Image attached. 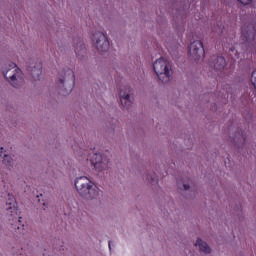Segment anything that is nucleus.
Returning <instances> with one entry per match:
<instances>
[{"label": "nucleus", "instance_id": "f257e3e1", "mask_svg": "<svg viewBox=\"0 0 256 256\" xmlns=\"http://www.w3.org/2000/svg\"><path fill=\"white\" fill-rule=\"evenodd\" d=\"M76 191L83 199L93 200L103 197V191H101L87 176L78 177L75 181Z\"/></svg>", "mask_w": 256, "mask_h": 256}, {"label": "nucleus", "instance_id": "f03ea898", "mask_svg": "<svg viewBox=\"0 0 256 256\" xmlns=\"http://www.w3.org/2000/svg\"><path fill=\"white\" fill-rule=\"evenodd\" d=\"M153 69L161 83H169L171 81L173 69L171 68L170 61L160 58L154 62Z\"/></svg>", "mask_w": 256, "mask_h": 256}, {"label": "nucleus", "instance_id": "7ed1b4c3", "mask_svg": "<svg viewBox=\"0 0 256 256\" xmlns=\"http://www.w3.org/2000/svg\"><path fill=\"white\" fill-rule=\"evenodd\" d=\"M3 75L9 83H11L12 87H15V89H19L21 85L19 82L23 81V74L21 72V69L17 67V64L15 63H10L9 68L5 71H3Z\"/></svg>", "mask_w": 256, "mask_h": 256}, {"label": "nucleus", "instance_id": "20e7f679", "mask_svg": "<svg viewBox=\"0 0 256 256\" xmlns=\"http://www.w3.org/2000/svg\"><path fill=\"white\" fill-rule=\"evenodd\" d=\"M256 29L253 23L244 24L241 29V41L246 47H251V45H256Z\"/></svg>", "mask_w": 256, "mask_h": 256}, {"label": "nucleus", "instance_id": "39448f33", "mask_svg": "<svg viewBox=\"0 0 256 256\" xmlns=\"http://www.w3.org/2000/svg\"><path fill=\"white\" fill-rule=\"evenodd\" d=\"M60 84L64 89L63 95H69L75 87V72L71 69H67L64 72V78L60 79Z\"/></svg>", "mask_w": 256, "mask_h": 256}, {"label": "nucleus", "instance_id": "423d86ee", "mask_svg": "<svg viewBox=\"0 0 256 256\" xmlns=\"http://www.w3.org/2000/svg\"><path fill=\"white\" fill-rule=\"evenodd\" d=\"M92 41L95 43L98 51H101L102 53L109 51V40L103 32H96L93 35Z\"/></svg>", "mask_w": 256, "mask_h": 256}, {"label": "nucleus", "instance_id": "0eeeda50", "mask_svg": "<svg viewBox=\"0 0 256 256\" xmlns=\"http://www.w3.org/2000/svg\"><path fill=\"white\" fill-rule=\"evenodd\" d=\"M91 163L99 172L109 167V159L105 158V156L101 153H95L91 159Z\"/></svg>", "mask_w": 256, "mask_h": 256}, {"label": "nucleus", "instance_id": "6e6552de", "mask_svg": "<svg viewBox=\"0 0 256 256\" xmlns=\"http://www.w3.org/2000/svg\"><path fill=\"white\" fill-rule=\"evenodd\" d=\"M189 53L196 59L205 57V48L203 47V42L201 40H195L192 42L190 44Z\"/></svg>", "mask_w": 256, "mask_h": 256}, {"label": "nucleus", "instance_id": "1a4fd4ad", "mask_svg": "<svg viewBox=\"0 0 256 256\" xmlns=\"http://www.w3.org/2000/svg\"><path fill=\"white\" fill-rule=\"evenodd\" d=\"M5 209L7 215H10V217H17V200L15 199V196L8 194Z\"/></svg>", "mask_w": 256, "mask_h": 256}, {"label": "nucleus", "instance_id": "9d476101", "mask_svg": "<svg viewBox=\"0 0 256 256\" xmlns=\"http://www.w3.org/2000/svg\"><path fill=\"white\" fill-rule=\"evenodd\" d=\"M129 93H131V87L129 86L125 87V92H123V90L120 91V102L125 109H129V107L133 105Z\"/></svg>", "mask_w": 256, "mask_h": 256}, {"label": "nucleus", "instance_id": "9b49d317", "mask_svg": "<svg viewBox=\"0 0 256 256\" xmlns=\"http://www.w3.org/2000/svg\"><path fill=\"white\" fill-rule=\"evenodd\" d=\"M32 66L28 67V71L31 72V75L34 81H41V73L43 69V64L41 62L32 63Z\"/></svg>", "mask_w": 256, "mask_h": 256}, {"label": "nucleus", "instance_id": "f8f14e48", "mask_svg": "<svg viewBox=\"0 0 256 256\" xmlns=\"http://www.w3.org/2000/svg\"><path fill=\"white\" fill-rule=\"evenodd\" d=\"M74 51L78 57H85L87 53V48H85V43L81 38H74Z\"/></svg>", "mask_w": 256, "mask_h": 256}, {"label": "nucleus", "instance_id": "ddd939ff", "mask_svg": "<svg viewBox=\"0 0 256 256\" xmlns=\"http://www.w3.org/2000/svg\"><path fill=\"white\" fill-rule=\"evenodd\" d=\"M211 59L212 60L214 59V62L210 65L212 67H214V69H216V71H221V69L225 68V65H226L225 57H223V56H213Z\"/></svg>", "mask_w": 256, "mask_h": 256}, {"label": "nucleus", "instance_id": "4468645a", "mask_svg": "<svg viewBox=\"0 0 256 256\" xmlns=\"http://www.w3.org/2000/svg\"><path fill=\"white\" fill-rule=\"evenodd\" d=\"M54 255L65 256V246L61 240H56L54 244Z\"/></svg>", "mask_w": 256, "mask_h": 256}, {"label": "nucleus", "instance_id": "2eb2a0df", "mask_svg": "<svg viewBox=\"0 0 256 256\" xmlns=\"http://www.w3.org/2000/svg\"><path fill=\"white\" fill-rule=\"evenodd\" d=\"M195 247H199L200 251L202 253H211V248L209 247L206 242H203V240L198 239L195 243Z\"/></svg>", "mask_w": 256, "mask_h": 256}, {"label": "nucleus", "instance_id": "dca6fc26", "mask_svg": "<svg viewBox=\"0 0 256 256\" xmlns=\"http://www.w3.org/2000/svg\"><path fill=\"white\" fill-rule=\"evenodd\" d=\"M3 163L6 165V167H8V169H11L10 167H13V158L7 154H4Z\"/></svg>", "mask_w": 256, "mask_h": 256}, {"label": "nucleus", "instance_id": "f3484780", "mask_svg": "<svg viewBox=\"0 0 256 256\" xmlns=\"http://www.w3.org/2000/svg\"><path fill=\"white\" fill-rule=\"evenodd\" d=\"M251 83L253 87L256 89V70H254L251 74Z\"/></svg>", "mask_w": 256, "mask_h": 256}, {"label": "nucleus", "instance_id": "a211bd4d", "mask_svg": "<svg viewBox=\"0 0 256 256\" xmlns=\"http://www.w3.org/2000/svg\"><path fill=\"white\" fill-rule=\"evenodd\" d=\"M229 54L231 55V57L233 59V55H235L237 57V55H239V52L237 51V49H235V47H232L229 49Z\"/></svg>", "mask_w": 256, "mask_h": 256}, {"label": "nucleus", "instance_id": "6ab92c4d", "mask_svg": "<svg viewBox=\"0 0 256 256\" xmlns=\"http://www.w3.org/2000/svg\"><path fill=\"white\" fill-rule=\"evenodd\" d=\"M242 5H249L253 0H238Z\"/></svg>", "mask_w": 256, "mask_h": 256}, {"label": "nucleus", "instance_id": "aec40b11", "mask_svg": "<svg viewBox=\"0 0 256 256\" xmlns=\"http://www.w3.org/2000/svg\"><path fill=\"white\" fill-rule=\"evenodd\" d=\"M17 229H18V231H21V229H22V232H21V233H22L23 235H25V232H23V231H25V225L22 224L21 226H18Z\"/></svg>", "mask_w": 256, "mask_h": 256}, {"label": "nucleus", "instance_id": "412c9836", "mask_svg": "<svg viewBox=\"0 0 256 256\" xmlns=\"http://www.w3.org/2000/svg\"><path fill=\"white\" fill-rule=\"evenodd\" d=\"M183 187H184V191H189V185L183 184Z\"/></svg>", "mask_w": 256, "mask_h": 256}, {"label": "nucleus", "instance_id": "4be33fe9", "mask_svg": "<svg viewBox=\"0 0 256 256\" xmlns=\"http://www.w3.org/2000/svg\"><path fill=\"white\" fill-rule=\"evenodd\" d=\"M217 31V33L219 34V35H222V33H223V30L221 29V28H218V30H216Z\"/></svg>", "mask_w": 256, "mask_h": 256}, {"label": "nucleus", "instance_id": "5701e85b", "mask_svg": "<svg viewBox=\"0 0 256 256\" xmlns=\"http://www.w3.org/2000/svg\"><path fill=\"white\" fill-rule=\"evenodd\" d=\"M108 247H109V249H110V251H111V241H109Z\"/></svg>", "mask_w": 256, "mask_h": 256}, {"label": "nucleus", "instance_id": "b1692460", "mask_svg": "<svg viewBox=\"0 0 256 256\" xmlns=\"http://www.w3.org/2000/svg\"><path fill=\"white\" fill-rule=\"evenodd\" d=\"M1 157H3V147H1Z\"/></svg>", "mask_w": 256, "mask_h": 256}, {"label": "nucleus", "instance_id": "393cba45", "mask_svg": "<svg viewBox=\"0 0 256 256\" xmlns=\"http://www.w3.org/2000/svg\"><path fill=\"white\" fill-rule=\"evenodd\" d=\"M149 179H150V181H155V178H153V177H151V178L148 177V180Z\"/></svg>", "mask_w": 256, "mask_h": 256}, {"label": "nucleus", "instance_id": "a878e982", "mask_svg": "<svg viewBox=\"0 0 256 256\" xmlns=\"http://www.w3.org/2000/svg\"><path fill=\"white\" fill-rule=\"evenodd\" d=\"M18 223L21 225V217L18 218Z\"/></svg>", "mask_w": 256, "mask_h": 256}]
</instances>
